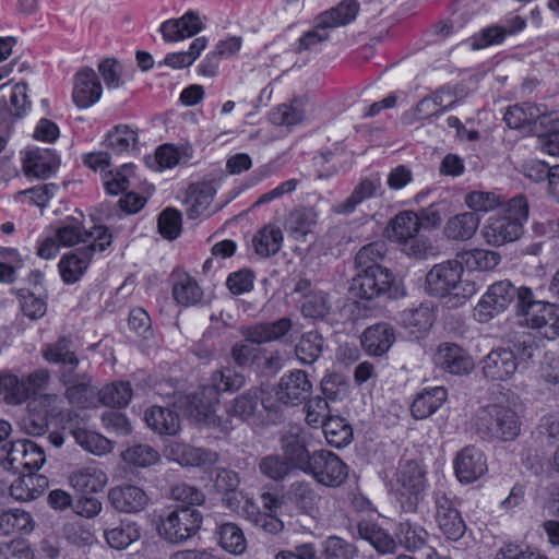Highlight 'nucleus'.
<instances>
[{
  "mask_svg": "<svg viewBox=\"0 0 559 559\" xmlns=\"http://www.w3.org/2000/svg\"><path fill=\"white\" fill-rule=\"evenodd\" d=\"M528 203L524 195H516L490 215L483 227V237L491 246H502L518 240L523 234V223L528 217Z\"/></svg>",
  "mask_w": 559,
  "mask_h": 559,
  "instance_id": "nucleus-1",
  "label": "nucleus"
},
{
  "mask_svg": "<svg viewBox=\"0 0 559 559\" xmlns=\"http://www.w3.org/2000/svg\"><path fill=\"white\" fill-rule=\"evenodd\" d=\"M474 426L480 438L487 441H513L521 431L516 412L501 404L480 407L474 416Z\"/></svg>",
  "mask_w": 559,
  "mask_h": 559,
  "instance_id": "nucleus-2",
  "label": "nucleus"
},
{
  "mask_svg": "<svg viewBox=\"0 0 559 559\" xmlns=\"http://www.w3.org/2000/svg\"><path fill=\"white\" fill-rule=\"evenodd\" d=\"M532 289L526 286L515 287L510 281L492 284L475 308V316L481 322L503 311L511 302H515L516 314L532 301Z\"/></svg>",
  "mask_w": 559,
  "mask_h": 559,
  "instance_id": "nucleus-3",
  "label": "nucleus"
},
{
  "mask_svg": "<svg viewBox=\"0 0 559 559\" xmlns=\"http://www.w3.org/2000/svg\"><path fill=\"white\" fill-rule=\"evenodd\" d=\"M350 290L355 296L366 300L399 299L406 295L402 281L397 280L388 267H376L373 271L357 273Z\"/></svg>",
  "mask_w": 559,
  "mask_h": 559,
  "instance_id": "nucleus-4",
  "label": "nucleus"
},
{
  "mask_svg": "<svg viewBox=\"0 0 559 559\" xmlns=\"http://www.w3.org/2000/svg\"><path fill=\"white\" fill-rule=\"evenodd\" d=\"M203 516L192 507H177L159 516L158 535L170 544H181L194 536L202 524Z\"/></svg>",
  "mask_w": 559,
  "mask_h": 559,
  "instance_id": "nucleus-5",
  "label": "nucleus"
},
{
  "mask_svg": "<svg viewBox=\"0 0 559 559\" xmlns=\"http://www.w3.org/2000/svg\"><path fill=\"white\" fill-rule=\"evenodd\" d=\"M462 273L463 267L457 258L436 264L426 275L428 294L435 297L452 295L466 299L474 293V286L466 284V287H463Z\"/></svg>",
  "mask_w": 559,
  "mask_h": 559,
  "instance_id": "nucleus-6",
  "label": "nucleus"
},
{
  "mask_svg": "<svg viewBox=\"0 0 559 559\" xmlns=\"http://www.w3.org/2000/svg\"><path fill=\"white\" fill-rule=\"evenodd\" d=\"M426 469L420 462L408 460L400 464L395 474V487L401 507L415 512L426 488Z\"/></svg>",
  "mask_w": 559,
  "mask_h": 559,
  "instance_id": "nucleus-7",
  "label": "nucleus"
},
{
  "mask_svg": "<svg viewBox=\"0 0 559 559\" xmlns=\"http://www.w3.org/2000/svg\"><path fill=\"white\" fill-rule=\"evenodd\" d=\"M4 467L15 474H34L46 461L44 450L31 440L12 441L0 449Z\"/></svg>",
  "mask_w": 559,
  "mask_h": 559,
  "instance_id": "nucleus-8",
  "label": "nucleus"
},
{
  "mask_svg": "<svg viewBox=\"0 0 559 559\" xmlns=\"http://www.w3.org/2000/svg\"><path fill=\"white\" fill-rule=\"evenodd\" d=\"M305 473L325 487L336 488L346 481L348 466L332 451L321 449L312 452Z\"/></svg>",
  "mask_w": 559,
  "mask_h": 559,
  "instance_id": "nucleus-9",
  "label": "nucleus"
},
{
  "mask_svg": "<svg viewBox=\"0 0 559 559\" xmlns=\"http://www.w3.org/2000/svg\"><path fill=\"white\" fill-rule=\"evenodd\" d=\"M524 306L519 316L524 317L525 323L538 330V332L548 340H555L559 336V306L538 301L532 293V301Z\"/></svg>",
  "mask_w": 559,
  "mask_h": 559,
  "instance_id": "nucleus-10",
  "label": "nucleus"
},
{
  "mask_svg": "<svg viewBox=\"0 0 559 559\" xmlns=\"http://www.w3.org/2000/svg\"><path fill=\"white\" fill-rule=\"evenodd\" d=\"M312 392V383L304 370H293L284 374L275 389L280 402L286 405H299L307 401Z\"/></svg>",
  "mask_w": 559,
  "mask_h": 559,
  "instance_id": "nucleus-11",
  "label": "nucleus"
},
{
  "mask_svg": "<svg viewBox=\"0 0 559 559\" xmlns=\"http://www.w3.org/2000/svg\"><path fill=\"white\" fill-rule=\"evenodd\" d=\"M262 389L252 386L226 402L224 409L228 416L241 421L259 419L262 417L263 409L269 408L262 399Z\"/></svg>",
  "mask_w": 559,
  "mask_h": 559,
  "instance_id": "nucleus-12",
  "label": "nucleus"
},
{
  "mask_svg": "<svg viewBox=\"0 0 559 559\" xmlns=\"http://www.w3.org/2000/svg\"><path fill=\"white\" fill-rule=\"evenodd\" d=\"M218 403L217 390L203 385L187 396L186 411L195 421L215 426L216 421L221 423V419L214 415Z\"/></svg>",
  "mask_w": 559,
  "mask_h": 559,
  "instance_id": "nucleus-13",
  "label": "nucleus"
},
{
  "mask_svg": "<svg viewBox=\"0 0 559 559\" xmlns=\"http://www.w3.org/2000/svg\"><path fill=\"white\" fill-rule=\"evenodd\" d=\"M507 126L511 129H519L524 126L535 124L545 129V132L555 131V127H549L550 115L546 112V106L532 103H523L510 106L503 117Z\"/></svg>",
  "mask_w": 559,
  "mask_h": 559,
  "instance_id": "nucleus-14",
  "label": "nucleus"
},
{
  "mask_svg": "<svg viewBox=\"0 0 559 559\" xmlns=\"http://www.w3.org/2000/svg\"><path fill=\"white\" fill-rule=\"evenodd\" d=\"M480 367L484 377L490 381H508L518 370L514 356L503 346L492 348L480 360Z\"/></svg>",
  "mask_w": 559,
  "mask_h": 559,
  "instance_id": "nucleus-15",
  "label": "nucleus"
},
{
  "mask_svg": "<svg viewBox=\"0 0 559 559\" xmlns=\"http://www.w3.org/2000/svg\"><path fill=\"white\" fill-rule=\"evenodd\" d=\"M433 360L437 367L454 376L468 374L475 366L471 355L454 343L439 345Z\"/></svg>",
  "mask_w": 559,
  "mask_h": 559,
  "instance_id": "nucleus-16",
  "label": "nucleus"
},
{
  "mask_svg": "<svg viewBox=\"0 0 559 559\" xmlns=\"http://www.w3.org/2000/svg\"><path fill=\"white\" fill-rule=\"evenodd\" d=\"M110 506L120 513H139L145 510L150 502L147 493L140 487L123 484L108 490Z\"/></svg>",
  "mask_w": 559,
  "mask_h": 559,
  "instance_id": "nucleus-17",
  "label": "nucleus"
},
{
  "mask_svg": "<svg viewBox=\"0 0 559 559\" xmlns=\"http://www.w3.org/2000/svg\"><path fill=\"white\" fill-rule=\"evenodd\" d=\"M294 323L290 318L283 317L273 322H263L254 325L242 326L241 335L251 344L261 345L282 340L290 330Z\"/></svg>",
  "mask_w": 559,
  "mask_h": 559,
  "instance_id": "nucleus-18",
  "label": "nucleus"
},
{
  "mask_svg": "<svg viewBox=\"0 0 559 559\" xmlns=\"http://www.w3.org/2000/svg\"><path fill=\"white\" fill-rule=\"evenodd\" d=\"M102 84L91 68L81 69L74 76L73 102L79 108H90L102 96Z\"/></svg>",
  "mask_w": 559,
  "mask_h": 559,
  "instance_id": "nucleus-19",
  "label": "nucleus"
},
{
  "mask_svg": "<svg viewBox=\"0 0 559 559\" xmlns=\"http://www.w3.org/2000/svg\"><path fill=\"white\" fill-rule=\"evenodd\" d=\"M395 342V331L386 322H379L367 328L361 336L362 349L369 356L380 357L389 352Z\"/></svg>",
  "mask_w": 559,
  "mask_h": 559,
  "instance_id": "nucleus-20",
  "label": "nucleus"
},
{
  "mask_svg": "<svg viewBox=\"0 0 559 559\" xmlns=\"http://www.w3.org/2000/svg\"><path fill=\"white\" fill-rule=\"evenodd\" d=\"M59 166V157L49 148L29 150L23 158L25 176L41 180L49 178Z\"/></svg>",
  "mask_w": 559,
  "mask_h": 559,
  "instance_id": "nucleus-21",
  "label": "nucleus"
},
{
  "mask_svg": "<svg viewBox=\"0 0 559 559\" xmlns=\"http://www.w3.org/2000/svg\"><path fill=\"white\" fill-rule=\"evenodd\" d=\"M454 468L461 483H473L487 471L485 455L475 447H467L456 455Z\"/></svg>",
  "mask_w": 559,
  "mask_h": 559,
  "instance_id": "nucleus-22",
  "label": "nucleus"
},
{
  "mask_svg": "<svg viewBox=\"0 0 559 559\" xmlns=\"http://www.w3.org/2000/svg\"><path fill=\"white\" fill-rule=\"evenodd\" d=\"M168 456L182 466L199 467L216 463V452L204 448H195L182 442H173L167 447Z\"/></svg>",
  "mask_w": 559,
  "mask_h": 559,
  "instance_id": "nucleus-23",
  "label": "nucleus"
},
{
  "mask_svg": "<svg viewBox=\"0 0 559 559\" xmlns=\"http://www.w3.org/2000/svg\"><path fill=\"white\" fill-rule=\"evenodd\" d=\"M203 28L198 14L192 11L187 12L177 20H167L162 23L159 31L167 43L179 41L187 37H192Z\"/></svg>",
  "mask_w": 559,
  "mask_h": 559,
  "instance_id": "nucleus-24",
  "label": "nucleus"
},
{
  "mask_svg": "<svg viewBox=\"0 0 559 559\" xmlns=\"http://www.w3.org/2000/svg\"><path fill=\"white\" fill-rule=\"evenodd\" d=\"M281 450L283 452L282 457L287 461L288 467L293 469H299L306 472L312 453L307 449L306 442L298 435H285L280 440Z\"/></svg>",
  "mask_w": 559,
  "mask_h": 559,
  "instance_id": "nucleus-25",
  "label": "nucleus"
},
{
  "mask_svg": "<svg viewBox=\"0 0 559 559\" xmlns=\"http://www.w3.org/2000/svg\"><path fill=\"white\" fill-rule=\"evenodd\" d=\"M318 225V213L313 207L298 206L289 212L285 227L296 240H305Z\"/></svg>",
  "mask_w": 559,
  "mask_h": 559,
  "instance_id": "nucleus-26",
  "label": "nucleus"
},
{
  "mask_svg": "<svg viewBox=\"0 0 559 559\" xmlns=\"http://www.w3.org/2000/svg\"><path fill=\"white\" fill-rule=\"evenodd\" d=\"M93 249L80 248L75 252L62 257L59 262V271L63 282L73 284L80 280L92 261Z\"/></svg>",
  "mask_w": 559,
  "mask_h": 559,
  "instance_id": "nucleus-27",
  "label": "nucleus"
},
{
  "mask_svg": "<svg viewBox=\"0 0 559 559\" xmlns=\"http://www.w3.org/2000/svg\"><path fill=\"white\" fill-rule=\"evenodd\" d=\"M380 188L381 179L378 175L361 179L350 195L334 207V212L337 214L353 213L365 200L374 197Z\"/></svg>",
  "mask_w": 559,
  "mask_h": 559,
  "instance_id": "nucleus-28",
  "label": "nucleus"
},
{
  "mask_svg": "<svg viewBox=\"0 0 559 559\" xmlns=\"http://www.w3.org/2000/svg\"><path fill=\"white\" fill-rule=\"evenodd\" d=\"M357 533L381 555L394 554L397 549L395 539L377 523L361 521L357 524Z\"/></svg>",
  "mask_w": 559,
  "mask_h": 559,
  "instance_id": "nucleus-29",
  "label": "nucleus"
},
{
  "mask_svg": "<svg viewBox=\"0 0 559 559\" xmlns=\"http://www.w3.org/2000/svg\"><path fill=\"white\" fill-rule=\"evenodd\" d=\"M288 499L302 513L313 515L318 510L321 496L317 492L311 483L300 480L289 486Z\"/></svg>",
  "mask_w": 559,
  "mask_h": 559,
  "instance_id": "nucleus-30",
  "label": "nucleus"
},
{
  "mask_svg": "<svg viewBox=\"0 0 559 559\" xmlns=\"http://www.w3.org/2000/svg\"><path fill=\"white\" fill-rule=\"evenodd\" d=\"M145 421L159 435H176L180 429V418L177 413L167 407L152 406L145 412Z\"/></svg>",
  "mask_w": 559,
  "mask_h": 559,
  "instance_id": "nucleus-31",
  "label": "nucleus"
},
{
  "mask_svg": "<svg viewBox=\"0 0 559 559\" xmlns=\"http://www.w3.org/2000/svg\"><path fill=\"white\" fill-rule=\"evenodd\" d=\"M212 474L214 490L224 496L223 501L228 508H237L239 500L236 491L240 484L238 474L226 468H215Z\"/></svg>",
  "mask_w": 559,
  "mask_h": 559,
  "instance_id": "nucleus-32",
  "label": "nucleus"
},
{
  "mask_svg": "<svg viewBox=\"0 0 559 559\" xmlns=\"http://www.w3.org/2000/svg\"><path fill=\"white\" fill-rule=\"evenodd\" d=\"M448 392L443 386H435L419 393L414 400L411 411L416 419H425L433 414L445 402Z\"/></svg>",
  "mask_w": 559,
  "mask_h": 559,
  "instance_id": "nucleus-33",
  "label": "nucleus"
},
{
  "mask_svg": "<svg viewBox=\"0 0 559 559\" xmlns=\"http://www.w3.org/2000/svg\"><path fill=\"white\" fill-rule=\"evenodd\" d=\"M395 536L399 544L411 552L425 548L429 539V533L425 527L409 520L399 523L395 530Z\"/></svg>",
  "mask_w": 559,
  "mask_h": 559,
  "instance_id": "nucleus-34",
  "label": "nucleus"
},
{
  "mask_svg": "<svg viewBox=\"0 0 559 559\" xmlns=\"http://www.w3.org/2000/svg\"><path fill=\"white\" fill-rule=\"evenodd\" d=\"M69 483L78 491L98 492L105 487L107 475L97 467L86 466L73 471L69 475Z\"/></svg>",
  "mask_w": 559,
  "mask_h": 559,
  "instance_id": "nucleus-35",
  "label": "nucleus"
},
{
  "mask_svg": "<svg viewBox=\"0 0 559 559\" xmlns=\"http://www.w3.org/2000/svg\"><path fill=\"white\" fill-rule=\"evenodd\" d=\"M420 222L417 213L414 211H402L395 215L389 223V238L397 243H402L408 238L418 234Z\"/></svg>",
  "mask_w": 559,
  "mask_h": 559,
  "instance_id": "nucleus-36",
  "label": "nucleus"
},
{
  "mask_svg": "<svg viewBox=\"0 0 559 559\" xmlns=\"http://www.w3.org/2000/svg\"><path fill=\"white\" fill-rule=\"evenodd\" d=\"M479 226V216L475 212H465L451 217L444 226V235L451 240L471 239Z\"/></svg>",
  "mask_w": 559,
  "mask_h": 559,
  "instance_id": "nucleus-37",
  "label": "nucleus"
},
{
  "mask_svg": "<svg viewBox=\"0 0 559 559\" xmlns=\"http://www.w3.org/2000/svg\"><path fill=\"white\" fill-rule=\"evenodd\" d=\"M462 267L469 271H489L495 269L501 260L498 252L485 249L464 250L456 254Z\"/></svg>",
  "mask_w": 559,
  "mask_h": 559,
  "instance_id": "nucleus-38",
  "label": "nucleus"
},
{
  "mask_svg": "<svg viewBox=\"0 0 559 559\" xmlns=\"http://www.w3.org/2000/svg\"><path fill=\"white\" fill-rule=\"evenodd\" d=\"M104 536L111 548L124 549L141 538V526L133 521H121L116 527L105 528Z\"/></svg>",
  "mask_w": 559,
  "mask_h": 559,
  "instance_id": "nucleus-39",
  "label": "nucleus"
},
{
  "mask_svg": "<svg viewBox=\"0 0 559 559\" xmlns=\"http://www.w3.org/2000/svg\"><path fill=\"white\" fill-rule=\"evenodd\" d=\"M388 252V246L384 241L378 240L361 247L355 255V266L358 273L373 271L381 265Z\"/></svg>",
  "mask_w": 559,
  "mask_h": 559,
  "instance_id": "nucleus-40",
  "label": "nucleus"
},
{
  "mask_svg": "<svg viewBox=\"0 0 559 559\" xmlns=\"http://www.w3.org/2000/svg\"><path fill=\"white\" fill-rule=\"evenodd\" d=\"M322 429L326 442L336 449L348 445L353 440V428L344 419L338 416L328 417L322 423Z\"/></svg>",
  "mask_w": 559,
  "mask_h": 559,
  "instance_id": "nucleus-41",
  "label": "nucleus"
},
{
  "mask_svg": "<svg viewBox=\"0 0 559 559\" xmlns=\"http://www.w3.org/2000/svg\"><path fill=\"white\" fill-rule=\"evenodd\" d=\"M215 190L211 185L191 187L186 199V214L188 218L195 219L205 214L213 202Z\"/></svg>",
  "mask_w": 559,
  "mask_h": 559,
  "instance_id": "nucleus-42",
  "label": "nucleus"
},
{
  "mask_svg": "<svg viewBox=\"0 0 559 559\" xmlns=\"http://www.w3.org/2000/svg\"><path fill=\"white\" fill-rule=\"evenodd\" d=\"M283 242V233L275 225H266L261 228L252 239L255 252L264 258L276 254Z\"/></svg>",
  "mask_w": 559,
  "mask_h": 559,
  "instance_id": "nucleus-43",
  "label": "nucleus"
},
{
  "mask_svg": "<svg viewBox=\"0 0 559 559\" xmlns=\"http://www.w3.org/2000/svg\"><path fill=\"white\" fill-rule=\"evenodd\" d=\"M359 11V3L356 0H344L335 8L319 15L321 25L335 28L349 24L355 20Z\"/></svg>",
  "mask_w": 559,
  "mask_h": 559,
  "instance_id": "nucleus-44",
  "label": "nucleus"
},
{
  "mask_svg": "<svg viewBox=\"0 0 559 559\" xmlns=\"http://www.w3.org/2000/svg\"><path fill=\"white\" fill-rule=\"evenodd\" d=\"M305 99L295 97L289 104H281L270 114V120L275 126L292 127L305 119Z\"/></svg>",
  "mask_w": 559,
  "mask_h": 559,
  "instance_id": "nucleus-45",
  "label": "nucleus"
},
{
  "mask_svg": "<svg viewBox=\"0 0 559 559\" xmlns=\"http://www.w3.org/2000/svg\"><path fill=\"white\" fill-rule=\"evenodd\" d=\"M323 344V337L318 332H307L295 346L296 357L304 365H312L321 356Z\"/></svg>",
  "mask_w": 559,
  "mask_h": 559,
  "instance_id": "nucleus-46",
  "label": "nucleus"
},
{
  "mask_svg": "<svg viewBox=\"0 0 559 559\" xmlns=\"http://www.w3.org/2000/svg\"><path fill=\"white\" fill-rule=\"evenodd\" d=\"M72 341L67 336H62L43 348V357L49 364H56L60 367L68 364L72 365L73 361L79 362V357L72 349Z\"/></svg>",
  "mask_w": 559,
  "mask_h": 559,
  "instance_id": "nucleus-47",
  "label": "nucleus"
},
{
  "mask_svg": "<svg viewBox=\"0 0 559 559\" xmlns=\"http://www.w3.org/2000/svg\"><path fill=\"white\" fill-rule=\"evenodd\" d=\"M246 385V377L230 367L216 370L211 376L210 388L217 390V396L222 392H237Z\"/></svg>",
  "mask_w": 559,
  "mask_h": 559,
  "instance_id": "nucleus-48",
  "label": "nucleus"
},
{
  "mask_svg": "<svg viewBox=\"0 0 559 559\" xmlns=\"http://www.w3.org/2000/svg\"><path fill=\"white\" fill-rule=\"evenodd\" d=\"M104 144L114 153L121 154L130 147L136 148L138 133L127 124H119L108 132Z\"/></svg>",
  "mask_w": 559,
  "mask_h": 559,
  "instance_id": "nucleus-49",
  "label": "nucleus"
},
{
  "mask_svg": "<svg viewBox=\"0 0 559 559\" xmlns=\"http://www.w3.org/2000/svg\"><path fill=\"white\" fill-rule=\"evenodd\" d=\"M64 396L70 404L86 408L93 404L98 390L92 384V378L74 382L64 386Z\"/></svg>",
  "mask_w": 559,
  "mask_h": 559,
  "instance_id": "nucleus-50",
  "label": "nucleus"
},
{
  "mask_svg": "<svg viewBox=\"0 0 559 559\" xmlns=\"http://www.w3.org/2000/svg\"><path fill=\"white\" fill-rule=\"evenodd\" d=\"M97 395L105 406L123 407L132 397V389L129 382H114L98 390Z\"/></svg>",
  "mask_w": 559,
  "mask_h": 559,
  "instance_id": "nucleus-51",
  "label": "nucleus"
},
{
  "mask_svg": "<svg viewBox=\"0 0 559 559\" xmlns=\"http://www.w3.org/2000/svg\"><path fill=\"white\" fill-rule=\"evenodd\" d=\"M219 545L230 554L239 555L246 549L247 543L240 527L234 523H224L217 530Z\"/></svg>",
  "mask_w": 559,
  "mask_h": 559,
  "instance_id": "nucleus-52",
  "label": "nucleus"
},
{
  "mask_svg": "<svg viewBox=\"0 0 559 559\" xmlns=\"http://www.w3.org/2000/svg\"><path fill=\"white\" fill-rule=\"evenodd\" d=\"M122 460L134 467H148L156 464L160 455L157 450L148 444H135L121 453Z\"/></svg>",
  "mask_w": 559,
  "mask_h": 559,
  "instance_id": "nucleus-53",
  "label": "nucleus"
},
{
  "mask_svg": "<svg viewBox=\"0 0 559 559\" xmlns=\"http://www.w3.org/2000/svg\"><path fill=\"white\" fill-rule=\"evenodd\" d=\"M402 321L411 333L428 331L433 324V314L429 307L420 305L418 308L405 310Z\"/></svg>",
  "mask_w": 559,
  "mask_h": 559,
  "instance_id": "nucleus-54",
  "label": "nucleus"
},
{
  "mask_svg": "<svg viewBox=\"0 0 559 559\" xmlns=\"http://www.w3.org/2000/svg\"><path fill=\"white\" fill-rule=\"evenodd\" d=\"M72 435L75 441L92 454L103 455L111 451V442L99 433L79 428L73 430Z\"/></svg>",
  "mask_w": 559,
  "mask_h": 559,
  "instance_id": "nucleus-55",
  "label": "nucleus"
},
{
  "mask_svg": "<svg viewBox=\"0 0 559 559\" xmlns=\"http://www.w3.org/2000/svg\"><path fill=\"white\" fill-rule=\"evenodd\" d=\"M331 308L329 294L317 292L305 296L301 313L306 318L324 319L330 313Z\"/></svg>",
  "mask_w": 559,
  "mask_h": 559,
  "instance_id": "nucleus-56",
  "label": "nucleus"
},
{
  "mask_svg": "<svg viewBox=\"0 0 559 559\" xmlns=\"http://www.w3.org/2000/svg\"><path fill=\"white\" fill-rule=\"evenodd\" d=\"M202 295L200 286L190 276H185L173 287L174 299L185 307L198 304Z\"/></svg>",
  "mask_w": 559,
  "mask_h": 559,
  "instance_id": "nucleus-57",
  "label": "nucleus"
},
{
  "mask_svg": "<svg viewBox=\"0 0 559 559\" xmlns=\"http://www.w3.org/2000/svg\"><path fill=\"white\" fill-rule=\"evenodd\" d=\"M322 546L319 559H353L357 555L354 545L337 536L328 537Z\"/></svg>",
  "mask_w": 559,
  "mask_h": 559,
  "instance_id": "nucleus-58",
  "label": "nucleus"
},
{
  "mask_svg": "<svg viewBox=\"0 0 559 559\" xmlns=\"http://www.w3.org/2000/svg\"><path fill=\"white\" fill-rule=\"evenodd\" d=\"M246 519L265 533L275 535L283 531L284 523L271 513L261 512L253 504L246 509Z\"/></svg>",
  "mask_w": 559,
  "mask_h": 559,
  "instance_id": "nucleus-59",
  "label": "nucleus"
},
{
  "mask_svg": "<svg viewBox=\"0 0 559 559\" xmlns=\"http://www.w3.org/2000/svg\"><path fill=\"white\" fill-rule=\"evenodd\" d=\"M250 342H236L230 348V357L236 367L245 370L253 366L260 359L261 349L253 347Z\"/></svg>",
  "mask_w": 559,
  "mask_h": 559,
  "instance_id": "nucleus-60",
  "label": "nucleus"
},
{
  "mask_svg": "<svg viewBox=\"0 0 559 559\" xmlns=\"http://www.w3.org/2000/svg\"><path fill=\"white\" fill-rule=\"evenodd\" d=\"M259 471L262 475L275 481L283 480L292 472L287 461L278 454L262 457L259 462Z\"/></svg>",
  "mask_w": 559,
  "mask_h": 559,
  "instance_id": "nucleus-61",
  "label": "nucleus"
},
{
  "mask_svg": "<svg viewBox=\"0 0 559 559\" xmlns=\"http://www.w3.org/2000/svg\"><path fill=\"white\" fill-rule=\"evenodd\" d=\"M40 495L41 490L35 486L34 474H20L10 486V496L17 501H31Z\"/></svg>",
  "mask_w": 559,
  "mask_h": 559,
  "instance_id": "nucleus-62",
  "label": "nucleus"
},
{
  "mask_svg": "<svg viewBox=\"0 0 559 559\" xmlns=\"http://www.w3.org/2000/svg\"><path fill=\"white\" fill-rule=\"evenodd\" d=\"M32 518L28 512L13 509L0 514V531L10 533L12 531H31Z\"/></svg>",
  "mask_w": 559,
  "mask_h": 559,
  "instance_id": "nucleus-63",
  "label": "nucleus"
},
{
  "mask_svg": "<svg viewBox=\"0 0 559 559\" xmlns=\"http://www.w3.org/2000/svg\"><path fill=\"white\" fill-rule=\"evenodd\" d=\"M157 227L164 238L176 239L181 233V213L173 207L165 209L158 216Z\"/></svg>",
  "mask_w": 559,
  "mask_h": 559,
  "instance_id": "nucleus-64",
  "label": "nucleus"
}]
</instances>
